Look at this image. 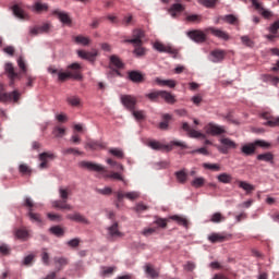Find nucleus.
Listing matches in <instances>:
<instances>
[{
    "label": "nucleus",
    "instance_id": "40",
    "mask_svg": "<svg viewBox=\"0 0 279 279\" xmlns=\"http://www.w3.org/2000/svg\"><path fill=\"white\" fill-rule=\"evenodd\" d=\"M23 206L27 208L28 213L34 211V208H36V204L31 197H25Z\"/></svg>",
    "mask_w": 279,
    "mask_h": 279
},
{
    "label": "nucleus",
    "instance_id": "55",
    "mask_svg": "<svg viewBox=\"0 0 279 279\" xmlns=\"http://www.w3.org/2000/svg\"><path fill=\"white\" fill-rule=\"evenodd\" d=\"M66 101L70 106L77 107L80 106V98L77 96H71L66 98Z\"/></svg>",
    "mask_w": 279,
    "mask_h": 279
},
{
    "label": "nucleus",
    "instance_id": "60",
    "mask_svg": "<svg viewBox=\"0 0 279 279\" xmlns=\"http://www.w3.org/2000/svg\"><path fill=\"white\" fill-rule=\"evenodd\" d=\"M19 169L20 173L32 174V168L25 163L20 165Z\"/></svg>",
    "mask_w": 279,
    "mask_h": 279
},
{
    "label": "nucleus",
    "instance_id": "64",
    "mask_svg": "<svg viewBox=\"0 0 279 279\" xmlns=\"http://www.w3.org/2000/svg\"><path fill=\"white\" fill-rule=\"evenodd\" d=\"M279 29V20H277L274 24L270 25L269 32L270 34H278Z\"/></svg>",
    "mask_w": 279,
    "mask_h": 279
},
{
    "label": "nucleus",
    "instance_id": "52",
    "mask_svg": "<svg viewBox=\"0 0 279 279\" xmlns=\"http://www.w3.org/2000/svg\"><path fill=\"white\" fill-rule=\"evenodd\" d=\"M133 117L136 119V121H143V119H145V111L143 110H131Z\"/></svg>",
    "mask_w": 279,
    "mask_h": 279
},
{
    "label": "nucleus",
    "instance_id": "26",
    "mask_svg": "<svg viewBox=\"0 0 279 279\" xmlns=\"http://www.w3.org/2000/svg\"><path fill=\"white\" fill-rule=\"evenodd\" d=\"M50 27L51 26L49 24H44L41 26H36V27L31 29V34L33 36H38V34H47V32H49Z\"/></svg>",
    "mask_w": 279,
    "mask_h": 279
},
{
    "label": "nucleus",
    "instance_id": "58",
    "mask_svg": "<svg viewBox=\"0 0 279 279\" xmlns=\"http://www.w3.org/2000/svg\"><path fill=\"white\" fill-rule=\"evenodd\" d=\"M59 82H66V80H71V74L68 72H59L58 73Z\"/></svg>",
    "mask_w": 279,
    "mask_h": 279
},
{
    "label": "nucleus",
    "instance_id": "61",
    "mask_svg": "<svg viewBox=\"0 0 279 279\" xmlns=\"http://www.w3.org/2000/svg\"><path fill=\"white\" fill-rule=\"evenodd\" d=\"M59 195L64 202H66V199H69V189L60 187Z\"/></svg>",
    "mask_w": 279,
    "mask_h": 279
},
{
    "label": "nucleus",
    "instance_id": "39",
    "mask_svg": "<svg viewBox=\"0 0 279 279\" xmlns=\"http://www.w3.org/2000/svg\"><path fill=\"white\" fill-rule=\"evenodd\" d=\"M133 47L135 48L133 50V53L136 54L137 58H142V56H145L147 53V49H145L143 45H133Z\"/></svg>",
    "mask_w": 279,
    "mask_h": 279
},
{
    "label": "nucleus",
    "instance_id": "56",
    "mask_svg": "<svg viewBox=\"0 0 279 279\" xmlns=\"http://www.w3.org/2000/svg\"><path fill=\"white\" fill-rule=\"evenodd\" d=\"M206 181L204 180V178H195L192 181V186H194L195 189H201V186H204V183Z\"/></svg>",
    "mask_w": 279,
    "mask_h": 279
},
{
    "label": "nucleus",
    "instance_id": "11",
    "mask_svg": "<svg viewBox=\"0 0 279 279\" xmlns=\"http://www.w3.org/2000/svg\"><path fill=\"white\" fill-rule=\"evenodd\" d=\"M5 72L10 80V86H14V82H16V80H21V74L14 71V65H12V63L5 64Z\"/></svg>",
    "mask_w": 279,
    "mask_h": 279
},
{
    "label": "nucleus",
    "instance_id": "47",
    "mask_svg": "<svg viewBox=\"0 0 279 279\" xmlns=\"http://www.w3.org/2000/svg\"><path fill=\"white\" fill-rule=\"evenodd\" d=\"M210 221H211L213 223H221V221H226V217H223V215H221V213H215V214L211 216Z\"/></svg>",
    "mask_w": 279,
    "mask_h": 279
},
{
    "label": "nucleus",
    "instance_id": "44",
    "mask_svg": "<svg viewBox=\"0 0 279 279\" xmlns=\"http://www.w3.org/2000/svg\"><path fill=\"white\" fill-rule=\"evenodd\" d=\"M109 154H111V156H114L116 158H119V159H122L125 156V154L123 153V150H121V148H111L109 149Z\"/></svg>",
    "mask_w": 279,
    "mask_h": 279
},
{
    "label": "nucleus",
    "instance_id": "51",
    "mask_svg": "<svg viewBox=\"0 0 279 279\" xmlns=\"http://www.w3.org/2000/svg\"><path fill=\"white\" fill-rule=\"evenodd\" d=\"M169 167V161H157L153 163V168L156 169L157 171L160 169H168Z\"/></svg>",
    "mask_w": 279,
    "mask_h": 279
},
{
    "label": "nucleus",
    "instance_id": "36",
    "mask_svg": "<svg viewBox=\"0 0 279 279\" xmlns=\"http://www.w3.org/2000/svg\"><path fill=\"white\" fill-rule=\"evenodd\" d=\"M220 143L229 149H236V143L228 137H221Z\"/></svg>",
    "mask_w": 279,
    "mask_h": 279
},
{
    "label": "nucleus",
    "instance_id": "8",
    "mask_svg": "<svg viewBox=\"0 0 279 279\" xmlns=\"http://www.w3.org/2000/svg\"><path fill=\"white\" fill-rule=\"evenodd\" d=\"M206 134H210L211 136H219L221 134H226V128L217 125L215 123H209L205 126Z\"/></svg>",
    "mask_w": 279,
    "mask_h": 279
},
{
    "label": "nucleus",
    "instance_id": "3",
    "mask_svg": "<svg viewBox=\"0 0 279 279\" xmlns=\"http://www.w3.org/2000/svg\"><path fill=\"white\" fill-rule=\"evenodd\" d=\"M107 236L109 241H117V239H123L125 234L119 230V222L116 221L107 228Z\"/></svg>",
    "mask_w": 279,
    "mask_h": 279
},
{
    "label": "nucleus",
    "instance_id": "2",
    "mask_svg": "<svg viewBox=\"0 0 279 279\" xmlns=\"http://www.w3.org/2000/svg\"><path fill=\"white\" fill-rule=\"evenodd\" d=\"M114 195L117 197V202H116V208H120L121 202H123V199H129L130 202H135V199H138V197H141V192H123V191H118L114 192Z\"/></svg>",
    "mask_w": 279,
    "mask_h": 279
},
{
    "label": "nucleus",
    "instance_id": "24",
    "mask_svg": "<svg viewBox=\"0 0 279 279\" xmlns=\"http://www.w3.org/2000/svg\"><path fill=\"white\" fill-rule=\"evenodd\" d=\"M236 184L240 189L245 191L246 195H251L252 192L256 191V186L245 181H238Z\"/></svg>",
    "mask_w": 279,
    "mask_h": 279
},
{
    "label": "nucleus",
    "instance_id": "14",
    "mask_svg": "<svg viewBox=\"0 0 279 279\" xmlns=\"http://www.w3.org/2000/svg\"><path fill=\"white\" fill-rule=\"evenodd\" d=\"M205 32H210L213 36H216V38H220V40H230V35L227 32H223L216 27H208L205 29Z\"/></svg>",
    "mask_w": 279,
    "mask_h": 279
},
{
    "label": "nucleus",
    "instance_id": "45",
    "mask_svg": "<svg viewBox=\"0 0 279 279\" xmlns=\"http://www.w3.org/2000/svg\"><path fill=\"white\" fill-rule=\"evenodd\" d=\"M52 134L57 137V138H62V136H64V134H66V129L64 128H60V126H56L52 131Z\"/></svg>",
    "mask_w": 279,
    "mask_h": 279
},
{
    "label": "nucleus",
    "instance_id": "10",
    "mask_svg": "<svg viewBox=\"0 0 279 279\" xmlns=\"http://www.w3.org/2000/svg\"><path fill=\"white\" fill-rule=\"evenodd\" d=\"M65 218L69 219L70 221H75L76 223H84L85 226L90 225V221L87 219V217L80 214L78 211L68 214Z\"/></svg>",
    "mask_w": 279,
    "mask_h": 279
},
{
    "label": "nucleus",
    "instance_id": "20",
    "mask_svg": "<svg viewBox=\"0 0 279 279\" xmlns=\"http://www.w3.org/2000/svg\"><path fill=\"white\" fill-rule=\"evenodd\" d=\"M208 241L210 243H223L225 241H228V234L226 233H211L208 235Z\"/></svg>",
    "mask_w": 279,
    "mask_h": 279
},
{
    "label": "nucleus",
    "instance_id": "16",
    "mask_svg": "<svg viewBox=\"0 0 279 279\" xmlns=\"http://www.w3.org/2000/svg\"><path fill=\"white\" fill-rule=\"evenodd\" d=\"M251 2L254 5L255 10H258L260 12V14L264 19H271V16H274L271 11L263 8V4L260 2H258V0H251Z\"/></svg>",
    "mask_w": 279,
    "mask_h": 279
},
{
    "label": "nucleus",
    "instance_id": "4",
    "mask_svg": "<svg viewBox=\"0 0 279 279\" xmlns=\"http://www.w3.org/2000/svg\"><path fill=\"white\" fill-rule=\"evenodd\" d=\"M143 38H145V31L136 28L133 31L132 39H125L123 43H129L130 45H143Z\"/></svg>",
    "mask_w": 279,
    "mask_h": 279
},
{
    "label": "nucleus",
    "instance_id": "7",
    "mask_svg": "<svg viewBox=\"0 0 279 279\" xmlns=\"http://www.w3.org/2000/svg\"><path fill=\"white\" fill-rule=\"evenodd\" d=\"M68 73L71 80H82V65L80 63H72L68 65Z\"/></svg>",
    "mask_w": 279,
    "mask_h": 279
},
{
    "label": "nucleus",
    "instance_id": "48",
    "mask_svg": "<svg viewBox=\"0 0 279 279\" xmlns=\"http://www.w3.org/2000/svg\"><path fill=\"white\" fill-rule=\"evenodd\" d=\"M187 23H202V15L191 14L185 17Z\"/></svg>",
    "mask_w": 279,
    "mask_h": 279
},
{
    "label": "nucleus",
    "instance_id": "49",
    "mask_svg": "<svg viewBox=\"0 0 279 279\" xmlns=\"http://www.w3.org/2000/svg\"><path fill=\"white\" fill-rule=\"evenodd\" d=\"M263 82H270L271 84H278L279 77L272 76L271 74H264L262 76Z\"/></svg>",
    "mask_w": 279,
    "mask_h": 279
},
{
    "label": "nucleus",
    "instance_id": "30",
    "mask_svg": "<svg viewBox=\"0 0 279 279\" xmlns=\"http://www.w3.org/2000/svg\"><path fill=\"white\" fill-rule=\"evenodd\" d=\"M241 151L244 154V156H252L256 151V145L254 143L246 144L242 146Z\"/></svg>",
    "mask_w": 279,
    "mask_h": 279
},
{
    "label": "nucleus",
    "instance_id": "23",
    "mask_svg": "<svg viewBox=\"0 0 279 279\" xmlns=\"http://www.w3.org/2000/svg\"><path fill=\"white\" fill-rule=\"evenodd\" d=\"M160 99H163V101H166V104H170L171 106H173V104H175L178 101L175 99V96L173 94H171V92H167V90H161Z\"/></svg>",
    "mask_w": 279,
    "mask_h": 279
},
{
    "label": "nucleus",
    "instance_id": "62",
    "mask_svg": "<svg viewBox=\"0 0 279 279\" xmlns=\"http://www.w3.org/2000/svg\"><path fill=\"white\" fill-rule=\"evenodd\" d=\"M204 169H209V171H219L220 167L217 163H203Z\"/></svg>",
    "mask_w": 279,
    "mask_h": 279
},
{
    "label": "nucleus",
    "instance_id": "33",
    "mask_svg": "<svg viewBox=\"0 0 279 279\" xmlns=\"http://www.w3.org/2000/svg\"><path fill=\"white\" fill-rule=\"evenodd\" d=\"M53 260L58 271L62 270V267H66V265H69V259L65 257H54Z\"/></svg>",
    "mask_w": 279,
    "mask_h": 279
},
{
    "label": "nucleus",
    "instance_id": "63",
    "mask_svg": "<svg viewBox=\"0 0 279 279\" xmlns=\"http://www.w3.org/2000/svg\"><path fill=\"white\" fill-rule=\"evenodd\" d=\"M223 21H226L227 23H229L230 25H235L238 19L236 16H234L233 14H229V15H226L223 17Z\"/></svg>",
    "mask_w": 279,
    "mask_h": 279
},
{
    "label": "nucleus",
    "instance_id": "22",
    "mask_svg": "<svg viewBox=\"0 0 279 279\" xmlns=\"http://www.w3.org/2000/svg\"><path fill=\"white\" fill-rule=\"evenodd\" d=\"M23 4L21 3H16V4H13L11 7V10L14 14V16H16V19H21L22 21L25 19V11H23Z\"/></svg>",
    "mask_w": 279,
    "mask_h": 279
},
{
    "label": "nucleus",
    "instance_id": "35",
    "mask_svg": "<svg viewBox=\"0 0 279 279\" xmlns=\"http://www.w3.org/2000/svg\"><path fill=\"white\" fill-rule=\"evenodd\" d=\"M162 90H154L145 95L146 99H149V101L156 102L161 97Z\"/></svg>",
    "mask_w": 279,
    "mask_h": 279
},
{
    "label": "nucleus",
    "instance_id": "43",
    "mask_svg": "<svg viewBox=\"0 0 279 279\" xmlns=\"http://www.w3.org/2000/svg\"><path fill=\"white\" fill-rule=\"evenodd\" d=\"M110 62L113 66H116V69H123V61H121V59H119L116 54L110 57Z\"/></svg>",
    "mask_w": 279,
    "mask_h": 279
},
{
    "label": "nucleus",
    "instance_id": "5",
    "mask_svg": "<svg viewBox=\"0 0 279 279\" xmlns=\"http://www.w3.org/2000/svg\"><path fill=\"white\" fill-rule=\"evenodd\" d=\"M80 167L82 169H87V171H96V173L106 172V168L102 165L95 163L92 161H81Z\"/></svg>",
    "mask_w": 279,
    "mask_h": 279
},
{
    "label": "nucleus",
    "instance_id": "13",
    "mask_svg": "<svg viewBox=\"0 0 279 279\" xmlns=\"http://www.w3.org/2000/svg\"><path fill=\"white\" fill-rule=\"evenodd\" d=\"M20 99H21V93H19V90L1 94V101H14V104H19Z\"/></svg>",
    "mask_w": 279,
    "mask_h": 279
},
{
    "label": "nucleus",
    "instance_id": "31",
    "mask_svg": "<svg viewBox=\"0 0 279 279\" xmlns=\"http://www.w3.org/2000/svg\"><path fill=\"white\" fill-rule=\"evenodd\" d=\"M211 56H213V62L217 63V62H222V60L226 58V51L223 50H214L211 51Z\"/></svg>",
    "mask_w": 279,
    "mask_h": 279
},
{
    "label": "nucleus",
    "instance_id": "17",
    "mask_svg": "<svg viewBox=\"0 0 279 279\" xmlns=\"http://www.w3.org/2000/svg\"><path fill=\"white\" fill-rule=\"evenodd\" d=\"M53 16H57L59 19V21H61V23H63V25H71L72 20L71 16H69V13L66 12H62L60 10H54L52 11Z\"/></svg>",
    "mask_w": 279,
    "mask_h": 279
},
{
    "label": "nucleus",
    "instance_id": "59",
    "mask_svg": "<svg viewBox=\"0 0 279 279\" xmlns=\"http://www.w3.org/2000/svg\"><path fill=\"white\" fill-rule=\"evenodd\" d=\"M47 217L50 221H57V222H60L62 221V216L58 215V214H51V213H48L47 214Z\"/></svg>",
    "mask_w": 279,
    "mask_h": 279
},
{
    "label": "nucleus",
    "instance_id": "6",
    "mask_svg": "<svg viewBox=\"0 0 279 279\" xmlns=\"http://www.w3.org/2000/svg\"><path fill=\"white\" fill-rule=\"evenodd\" d=\"M154 49H156V51H159L160 53H170V56H173V58H178V49L171 46H165L160 41H156L154 44Z\"/></svg>",
    "mask_w": 279,
    "mask_h": 279
},
{
    "label": "nucleus",
    "instance_id": "15",
    "mask_svg": "<svg viewBox=\"0 0 279 279\" xmlns=\"http://www.w3.org/2000/svg\"><path fill=\"white\" fill-rule=\"evenodd\" d=\"M184 10H186V7H184V4L174 3L168 9V13L170 14V16H172V19H177L178 14H182Z\"/></svg>",
    "mask_w": 279,
    "mask_h": 279
},
{
    "label": "nucleus",
    "instance_id": "18",
    "mask_svg": "<svg viewBox=\"0 0 279 279\" xmlns=\"http://www.w3.org/2000/svg\"><path fill=\"white\" fill-rule=\"evenodd\" d=\"M49 158H54L51 153H41L39 154V169H47L49 167Z\"/></svg>",
    "mask_w": 279,
    "mask_h": 279
},
{
    "label": "nucleus",
    "instance_id": "57",
    "mask_svg": "<svg viewBox=\"0 0 279 279\" xmlns=\"http://www.w3.org/2000/svg\"><path fill=\"white\" fill-rule=\"evenodd\" d=\"M12 248L8 244H1V256H10Z\"/></svg>",
    "mask_w": 279,
    "mask_h": 279
},
{
    "label": "nucleus",
    "instance_id": "1",
    "mask_svg": "<svg viewBox=\"0 0 279 279\" xmlns=\"http://www.w3.org/2000/svg\"><path fill=\"white\" fill-rule=\"evenodd\" d=\"M147 145L148 147H150V149H155L156 151H162V150L171 151V149H173V145L175 147H181L182 149H186L189 147L184 144V142H179V141H172L170 145H165L158 141L150 140L148 141Z\"/></svg>",
    "mask_w": 279,
    "mask_h": 279
},
{
    "label": "nucleus",
    "instance_id": "9",
    "mask_svg": "<svg viewBox=\"0 0 279 279\" xmlns=\"http://www.w3.org/2000/svg\"><path fill=\"white\" fill-rule=\"evenodd\" d=\"M121 104L126 107L128 110H134L136 108V97L132 95H121L120 97Z\"/></svg>",
    "mask_w": 279,
    "mask_h": 279
},
{
    "label": "nucleus",
    "instance_id": "41",
    "mask_svg": "<svg viewBox=\"0 0 279 279\" xmlns=\"http://www.w3.org/2000/svg\"><path fill=\"white\" fill-rule=\"evenodd\" d=\"M49 232L51 234H54V236H64V229L60 226H54L49 229Z\"/></svg>",
    "mask_w": 279,
    "mask_h": 279
},
{
    "label": "nucleus",
    "instance_id": "54",
    "mask_svg": "<svg viewBox=\"0 0 279 279\" xmlns=\"http://www.w3.org/2000/svg\"><path fill=\"white\" fill-rule=\"evenodd\" d=\"M146 274L150 276V278H158V271H156L151 265H146Z\"/></svg>",
    "mask_w": 279,
    "mask_h": 279
},
{
    "label": "nucleus",
    "instance_id": "37",
    "mask_svg": "<svg viewBox=\"0 0 279 279\" xmlns=\"http://www.w3.org/2000/svg\"><path fill=\"white\" fill-rule=\"evenodd\" d=\"M15 236L22 241H27L29 239V231L26 229H17L15 231Z\"/></svg>",
    "mask_w": 279,
    "mask_h": 279
},
{
    "label": "nucleus",
    "instance_id": "34",
    "mask_svg": "<svg viewBox=\"0 0 279 279\" xmlns=\"http://www.w3.org/2000/svg\"><path fill=\"white\" fill-rule=\"evenodd\" d=\"M172 116L169 113H165L162 116V122L159 123V130H169V121H171Z\"/></svg>",
    "mask_w": 279,
    "mask_h": 279
},
{
    "label": "nucleus",
    "instance_id": "12",
    "mask_svg": "<svg viewBox=\"0 0 279 279\" xmlns=\"http://www.w3.org/2000/svg\"><path fill=\"white\" fill-rule=\"evenodd\" d=\"M187 36L191 40H194V43H206V34L199 29L190 31Z\"/></svg>",
    "mask_w": 279,
    "mask_h": 279
},
{
    "label": "nucleus",
    "instance_id": "25",
    "mask_svg": "<svg viewBox=\"0 0 279 279\" xmlns=\"http://www.w3.org/2000/svg\"><path fill=\"white\" fill-rule=\"evenodd\" d=\"M53 208H59V210H73V206L66 204V201H54L52 202Z\"/></svg>",
    "mask_w": 279,
    "mask_h": 279
},
{
    "label": "nucleus",
    "instance_id": "50",
    "mask_svg": "<svg viewBox=\"0 0 279 279\" xmlns=\"http://www.w3.org/2000/svg\"><path fill=\"white\" fill-rule=\"evenodd\" d=\"M201 5L205 8H215L217 5L218 0H197Z\"/></svg>",
    "mask_w": 279,
    "mask_h": 279
},
{
    "label": "nucleus",
    "instance_id": "38",
    "mask_svg": "<svg viewBox=\"0 0 279 279\" xmlns=\"http://www.w3.org/2000/svg\"><path fill=\"white\" fill-rule=\"evenodd\" d=\"M34 10L40 14L41 12H47V10H49V5L47 3H43L40 1H37L35 4H34Z\"/></svg>",
    "mask_w": 279,
    "mask_h": 279
},
{
    "label": "nucleus",
    "instance_id": "29",
    "mask_svg": "<svg viewBox=\"0 0 279 279\" xmlns=\"http://www.w3.org/2000/svg\"><path fill=\"white\" fill-rule=\"evenodd\" d=\"M73 40L76 45H82L83 47H88V45H90V38L83 35L74 36Z\"/></svg>",
    "mask_w": 279,
    "mask_h": 279
},
{
    "label": "nucleus",
    "instance_id": "32",
    "mask_svg": "<svg viewBox=\"0 0 279 279\" xmlns=\"http://www.w3.org/2000/svg\"><path fill=\"white\" fill-rule=\"evenodd\" d=\"M27 217H28L29 221H32V223H37L38 226H40V223H43V217L40 216V214H36L34 211H28Z\"/></svg>",
    "mask_w": 279,
    "mask_h": 279
},
{
    "label": "nucleus",
    "instance_id": "28",
    "mask_svg": "<svg viewBox=\"0 0 279 279\" xmlns=\"http://www.w3.org/2000/svg\"><path fill=\"white\" fill-rule=\"evenodd\" d=\"M263 119H267L268 121L264 123V125H268L269 128H278L279 126V118H270L268 113L262 114Z\"/></svg>",
    "mask_w": 279,
    "mask_h": 279
},
{
    "label": "nucleus",
    "instance_id": "21",
    "mask_svg": "<svg viewBox=\"0 0 279 279\" xmlns=\"http://www.w3.org/2000/svg\"><path fill=\"white\" fill-rule=\"evenodd\" d=\"M129 80L134 82V84H141L142 82H145V76L138 71H131L129 72Z\"/></svg>",
    "mask_w": 279,
    "mask_h": 279
},
{
    "label": "nucleus",
    "instance_id": "53",
    "mask_svg": "<svg viewBox=\"0 0 279 279\" xmlns=\"http://www.w3.org/2000/svg\"><path fill=\"white\" fill-rule=\"evenodd\" d=\"M63 156H70L73 154L74 156H82V151L77 150L76 148H65L62 150Z\"/></svg>",
    "mask_w": 279,
    "mask_h": 279
},
{
    "label": "nucleus",
    "instance_id": "19",
    "mask_svg": "<svg viewBox=\"0 0 279 279\" xmlns=\"http://www.w3.org/2000/svg\"><path fill=\"white\" fill-rule=\"evenodd\" d=\"M78 58H82L83 60H88V62H95L97 58V51L88 52L85 50H78L77 51Z\"/></svg>",
    "mask_w": 279,
    "mask_h": 279
},
{
    "label": "nucleus",
    "instance_id": "42",
    "mask_svg": "<svg viewBox=\"0 0 279 279\" xmlns=\"http://www.w3.org/2000/svg\"><path fill=\"white\" fill-rule=\"evenodd\" d=\"M171 219L173 221H177V223H179V226H183L184 228H189V220H186V218H184L182 216H172Z\"/></svg>",
    "mask_w": 279,
    "mask_h": 279
},
{
    "label": "nucleus",
    "instance_id": "27",
    "mask_svg": "<svg viewBox=\"0 0 279 279\" xmlns=\"http://www.w3.org/2000/svg\"><path fill=\"white\" fill-rule=\"evenodd\" d=\"M107 163L110 165V167H112V169H114V173L113 175H121V173H123V166L117 161H114L113 159H107Z\"/></svg>",
    "mask_w": 279,
    "mask_h": 279
},
{
    "label": "nucleus",
    "instance_id": "46",
    "mask_svg": "<svg viewBox=\"0 0 279 279\" xmlns=\"http://www.w3.org/2000/svg\"><path fill=\"white\" fill-rule=\"evenodd\" d=\"M257 160H263L264 162H271L274 160V155L271 153H265L257 156Z\"/></svg>",
    "mask_w": 279,
    "mask_h": 279
}]
</instances>
